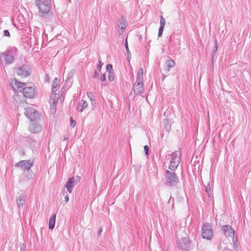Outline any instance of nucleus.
Returning a JSON list of instances; mask_svg holds the SVG:
<instances>
[{
	"label": "nucleus",
	"mask_w": 251,
	"mask_h": 251,
	"mask_svg": "<svg viewBox=\"0 0 251 251\" xmlns=\"http://www.w3.org/2000/svg\"><path fill=\"white\" fill-rule=\"evenodd\" d=\"M106 70L109 72V73H113L112 65L110 64H108L106 66Z\"/></svg>",
	"instance_id": "obj_23"
},
{
	"label": "nucleus",
	"mask_w": 251,
	"mask_h": 251,
	"mask_svg": "<svg viewBox=\"0 0 251 251\" xmlns=\"http://www.w3.org/2000/svg\"><path fill=\"white\" fill-rule=\"evenodd\" d=\"M17 74L21 77H25L29 75V73L23 69V68H21L18 70Z\"/></svg>",
	"instance_id": "obj_18"
},
{
	"label": "nucleus",
	"mask_w": 251,
	"mask_h": 251,
	"mask_svg": "<svg viewBox=\"0 0 251 251\" xmlns=\"http://www.w3.org/2000/svg\"><path fill=\"white\" fill-rule=\"evenodd\" d=\"M59 98V91L52 93L49 98V104L50 112L54 114L56 112V103Z\"/></svg>",
	"instance_id": "obj_3"
},
{
	"label": "nucleus",
	"mask_w": 251,
	"mask_h": 251,
	"mask_svg": "<svg viewBox=\"0 0 251 251\" xmlns=\"http://www.w3.org/2000/svg\"><path fill=\"white\" fill-rule=\"evenodd\" d=\"M168 168L171 170H175L178 165L180 160V153L179 151H176L173 152L168 158Z\"/></svg>",
	"instance_id": "obj_1"
},
{
	"label": "nucleus",
	"mask_w": 251,
	"mask_h": 251,
	"mask_svg": "<svg viewBox=\"0 0 251 251\" xmlns=\"http://www.w3.org/2000/svg\"><path fill=\"white\" fill-rule=\"evenodd\" d=\"M88 109V103L85 100H82L78 103L77 110L81 112Z\"/></svg>",
	"instance_id": "obj_11"
},
{
	"label": "nucleus",
	"mask_w": 251,
	"mask_h": 251,
	"mask_svg": "<svg viewBox=\"0 0 251 251\" xmlns=\"http://www.w3.org/2000/svg\"><path fill=\"white\" fill-rule=\"evenodd\" d=\"M58 85V82L57 80V79H55V81H54L53 83V84H52V93H54V92H57V90H55V89L57 87Z\"/></svg>",
	"instance_id": "obj_21"
},
{
	"label": "nucleus",
	"mask_w": 251,
	"mask_h": 251,
	"mask_svg": "<svg viewBox=\"0 0 251 251\" xmlns=\"http://www.w3.org/2000/svg\"><path fill=\"white\" fill-rule=\"evenodd\" d=\"M106 79V76H105V75L104 74H102L100 77V80L101 81H105Z\"/></svg>",
	"instance_id": "obj_29"
},
{
	"label": "nucleus",
	"mask_w": 251,
	"mask_h": 251,
	"mask_svg": "<svg viewBox=\"0 0 251 251\" xmlns=\"http://www.w3.org/2000/svg\"><path fill=\"white\" fill-rule=\"evenodd\" d=\"M164 28V27H160L159 30H158V36L159 37H160L162 35V34L163 33Z\"/></svg>",
	"instance_id": "obj_26"
},
{
	"label": "nucleus",
	"mask_w": 251,
	"mask_h": 251,
	"mask_svg": "<svg viewBox=\"0 0 251 251\" xmlns=\"http://www.w3.org/2000/svg\"><path fill=\"white\" fill-rule=\"evenodd\" d=\"M25 116L30 120V122L38 121L40 116L37 111L31 107L26 108Z\"/></svg>",
	"instance_id": "obj_5"
},
{
	"label": "nucleus",
	"mask_w": 251,
	"mask_h": 251,
	"mask_svg": "<svg viewBox=\"0 0 251 251\" xmlns=\"http://www.w3.org/2000/svg\"><path fill=\"white\" fill-rule=\"evenodd\" d=\"M55 218H56V215L55 214H52L49 221V228L51 229H53L55 226Z\"/></svg>",
	"instance_id": "obj_17"
},
{
	"label": "nucleus",
	"mask_w": 251,
	"mask_h": 251,
	"mask_svg": "<svg viewBox=\"0 0 251 251\" xmlns=\"http://www.w3.org/2000/svg\"><path fill=\"white\" fill-rule=\"evenodd\" d=\"M10 85L12 86L13 88H14V86L18 88H22L25 85V83L18 81L16 79H12Z\"/></svg>",
	"instance_id": "obj_16"
},
{
	"label": "nucleus",
	"mask_w": 251,
	"mask_h": 251,
	"mask_svg": "<svg viewBox=\"0 0 251 251\" xmlns=\"http://www.w3.org/2000/svg\"><path fill=\"white\" fill-rule=\"evenodd\" d=\"M80 180V177L79 176H76L75 178V177H72L69 179L65 186L70 193H72L74 185L77 184Z\"/></svg>",
	"instance_id": "obj_6"
},
{
	"label": "nucleus",
	"mask_w": 251,
	"mask_h": 251,
	"mask_svg": "<svg viewBox=\"0 0 251 251\" xmlns=\"http://www.w3.org/2000/svg\"><path fill=\"white\" fill-rule=\"evenodd\" d=\"M23 94L25 97L32 98L35 95V90L32 87H27L24 88Z\"/></svg>",
	"instance_id": "obj_10"
},
{
	"label": "nucleus",
	"mask_w": 251,
	"mask_h": 251,
	"mask_svg": "<svg viewBox=\"0 0 251 251\" xmlns=\"http://www.w3.org/2000/svg\"><path fill=\"white\" fill-rule=\"evenodd\" d=\"M69 197L68 195L66 196L65 197V201L67 202L69 201Z\"/></svg>",
	"instance_id": "obj_34"
},
{
	"label": "nucleus",
	"mask_w": 251,
	"mask_h": 251,
	"mask_svg": "<svg viewBox=\"0 0 251 251\" xmlns=\"http://www.w3.org/2000/svg\"><path fill=\"white\" fill-rule=\"evenodd\" d=\"M126 51L127 52L129 51V49H128V46H127V40H126Z\"/></svg>",
	"instance_id": "obj_35"
},
{
	"label": "nucleus",
	"mask_w": 251,
	"mask_h": 251,
	"mask_svg": "<svg viewBox=\"0 0 251 251\" xmlns=\"http://www.w3.org/2000/svg\"><path fill=\"white\" fill-rule=\"evenodd\" d=\"M206 191L208 195L210 194L211 191L210 188L209 187V188H208L207 187H206Z\"/></svg>",
	"instance_id": "obj_33"
},
{
	"label": "nucleus",
	"mask_w": 251,
	"mask_h": 251,
	"mask_svg": "<svg viewBox=\"0 0 251 251\" xmlns=\"http://www.w3.org/2000/svg\"><path fill=\"white\" fill-rule=\"evenodd\" d=\"M144 148L146 152V154H148V151L149 150V147L147 145H146L144 146Z\"/></svg>",
	"instance_id": "obj_30"
},
{
	"label": "nucleus",
	"mask_w": 251,
	"mask_h": 251,
	"mask_svg": "<svg viewBox=\"0 0 251 251\" xmlns=\"http://www.w3.org/2000/svg\"><path fill=\"white\" fill-rule=\"evenodd\" d=\"M218 43H217V42L216 41V42L215 43V46H214V47L213 49V51L215 52L217 51V49H218Z\"/></svg>",
	"instance_id": "obj_27"
},
{
	"label": "nucleus",
	"mask_w": 251,
	"mask_h": 251,
	"mask_svg": "<svg viewBox=\"0 0 251 251\" xmlns=\"http://www.w3.org/2000/svg\"><path fill=\"white\" fill-rule=\"evenodd\" d=\"M213 231L210 225L208 224L203 225L201 229V236L203 239L211 240L213 237Z\"/></svg>",
	"instance_id": "obj_4"
},
{
	"label": "nucleus",
	"mask_w": 251,
	"mask_h": 251,
	"mask_svg": "<svg viewBox=\"0 0 251 251\" xmlns=\"http://www.w3.org/2000/svg\"><path fill=\"white\" fill-rule=\"evenodd\" d=\"M143 81H136L133 86V90L136 94L142 93L144 91Z\"/></svg>",
	"instance_id": "obj_9"
},
{
	"label": "nucleus",
	"mask_w": 251,
	"mask_h": 251,
	"mask_svg": "<svg viewBox=\"0 0 251 251\" xmlns=\"http://www.w3.org/2000/svg\"><path fill=\"white\" fill-rule=\"evenodd\" d=\"M70 121H71V126L72 127H75V126L76 125V122L74 121L72 118H70Z\"/></svg>",
	"instance_id": "obj_25"
},
{
	"label": "nucleus",
	"mask_w": 251,
	"mask_h": 251,
	"mask_svg": "<svg viewBox=\"0 0 251 251\" xmlns=\"http://www.w3.org/2000/svg\"><path fill=\"white\" fill-rule=\"evenodd\" d=\"M108 79L110 81H112L114 79V74L113 73H110L108 75Z\"/></svg>",
	"instance_id": "obj_24"
},
{
	"label": "nucleus",
	"mask_w": 251,
	"mask_h": 251,
	"mask_svg": "<svg viewBox=\"0 0 251 251\" xmlns=\"http://www.w3.org/2000/svg\"><path fill=\"white\" fill-rule=\"evenodd\" d=\"M223 230L226 235L230 238H233L234 235V231L230 226H225L223 227Z\"/></svg>",
	"instance_id": "obj_12"
},
{
	"label": "nucleus",
	"mask_w": 251,
	"mask_h": 251,
	"mask_svg": "<svg viewBox=\"0 0 251 251\" xmlns=\"http://www.w3.org/2000/svg\"><path fill=\"white\" fill-rule=\"evenodd\" d=\"M166 178L167 183L170 186L175 185L177 181L176 174L169 171H166Z\"/></svg>",
	"instance_id": "obj_7"
},
{
	"label": "nucleus",
	"mask_w": 251,
	"mask_h": 251,
	"mask_svg": "<svg viewBox=\"0 0 251 251\" xmlns=\"http://www.w3.org/2000/svg\"><path fill=\"white\" fill-rule=\"evenodd\" d=\"M166 63L167 67L169 68L173 67L175 65V62L172 59L167 60Z\"/></svg>",
	"instance_id": "obj_20"
},
{
	"label": "nucleus",
	"mask_w": 251,
	"mask_h": 251,
	"mask_svg": "<svg viewBox=\"0 0 251 251\" xmlns=\"http://www.w3.org/2000/svg\"><path fill=\"white\" fill-rule=\"evenodd\" d=\"M23 200L22 199H19L18 200V201L17 202L18 205H19L20 204H22L23 205Z\"/></svg>",
	"instance_id": "obj_32"
},
{
	"label": "nucleus",
	"mask_w": 251,
	"mask_h": 251,
	"mask_svg": "<svg viewBox=\"0 0 251 251\" xmlns=\"http://www.w3.org/2000/svg\"><path fill=\"white\" fill-rule=\"evenodd\" d=\"M87 96H88V97H89V95L88 93H87Z\"/></svg>",
	"instance_id": "obj_37"
},
{
	"label": "nucleus",
	"mask_w": 251,
	"mask_h": 251,
	"mask_svg": "<svg viewBox=\"0 0 251 251\" xmlns=\"http://www.w3.org/2000/svg\"><path fill=\"white\" fill-rule=\"evenodd\" d=\"M98 75H99V74L97 72H95V77H97Z\"/></svg>",
	"instance_id": "obj_36"
},
{
	"label": "nucleus",
	"mask_w": 251,
	"mask_h": 251,
	"mask_svg": "<svg viewBox=\"0 0 251 251\" xmlns=\"http://www.w3.org/2000/svg\"><path fill=\"white\" fill-rule=\"evenodd\" d=\"M1 58L5 64L11 63L14 60V57L11 55H6L5 54H1Z\"/></svg>",
	"instance_id": "obj_15"
},
{
	"label": "nucleus",
	"mask_w": 251,
	"mask_h": 251,
	"mask_svg": "<svg viewBox=\"0 0 251 251\" xmlns=\"http://www.w3.org/2000/svg\"><path fill=\"white\" fill-rule=\"evenodd\" d=\"M32 165V164L30 163L29 161L24 160L21 161L16 164L17 167H20L24 169H29Z\"/></svg>",
	"instance_id": "obj_13"
},
{
	"label": "nucleus",
	"mask_w": 251,
	"mask_h": 251,
	"mask_svg": "<svg viewBox=\"0 0 251 251\" xmlns=\"http://www.w3.org/2000/svg\"><path fill=\"white\" fill-rule=\"evenodd\" d=\"M144 71L142 68H140L138 72L137 78L136 81H143Z\"/></svg>",
	"instance_id": "obj_19"
},
{
	"label": "nucleus",
	"mask_w": 251,
	"mask_h": 251,
	"mask_svg": "<svg viewBox=\"0 0 251 251\" xmlns=\"http://www.w3.org/2000/svg\"><path fill=\"white\" fill-rule=\"evenodd\" d=\"M103 65V63L101 61L99 62V64L98 65V68L100 72L102 66Z\"/></svg>",
	"instance_id": "obj_28"
},
{
	"label": "nucleus",
	"mask_w": 251,
	"mask_h": 251,
	"mask_svg": "<svg viewBox=\"0 0 251 251\" xmlns=\"http://www.w3.org/2000/svg\"><path fill=\"white\" fill-rule=\"evenodd\" d=\"M126 20L124 18H122L121 20L119 21V23H118V26L120 28V29L118 30V32L120 35L123 33L124 30L126 28Z\"/></svg>",
	"instance_id": "obj_14"
},
{
	"label": "nucleus",
	"mask_w": 251,
	"mask_h": 251,
	"mask_svg": "<svg viewBox=\"0 0 251 251\" xmlns=\"http://www.w3.org/2000/svg\"><path fill=\"white\" fill-rule=\"evenodd\" d=\"M29 130L32 133H37L41 129V126L38 123V121L30 122Z\"/></svg>",
	"instance_id": "obj_8"
},
{
	"label": "nucleus",
	"mask_w": 251,
	"mask_h": 251,
	"mask_svg": "<svg viewBox=\"0 0 251 251\" xmlns=\"http://www.w3.org/2000/svg\"><path fill=\"white\" fill-rule=\"evenodd\" d=\"M165 22H165V19L162 16H161L160 17V27H164V26L165 25Z\"/></svg>",
	"instance_id": "obj_22"
},
{
	"label": "nucleus",
	"mask_w": 251,
	"mask_h": 251,
	"mask_svg": "<svg viewBox=\"0 0 251 251\" xmlns=\"http://www.w3.org/2000/svg\"><path fill=\"white\" fill-rule=\"evenodd\" d=\"M4 36H7V37H10V33H9V32L8 31V30H5L4 31Z\"/></svg>",
	"instance_id": "obj_31"
},
{
	"label": "nucleus",
	"mask_w": 251,
	"mask_h": 251,
	"mask_svg": "<svg viewBox=\"0 0 251 251\" xmlns=\"http://www.w3.org/2000/svg\"><path fill=\"white\" fill-rule=\"evenodd\" d=\"M50 0H36V3L42 15L48 13L50 10Z\"/></svg>",
	"instance_id": "obj_2"
}]
</instances>
